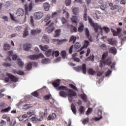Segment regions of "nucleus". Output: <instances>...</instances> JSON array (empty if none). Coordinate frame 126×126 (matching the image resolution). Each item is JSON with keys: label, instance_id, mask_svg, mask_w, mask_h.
Listing matches in <instances>:
<instances>
[{"label": "nucleus", "instance_id": "nucleus-1", "mask_svg": "<svg viewBox=\"0 0 126 126\" xmlns=\"http://www.w3.org/2000/svg\"><path fill=\"white\" fill-rule=\"evenodd\" d=\"M58 89L59 90V91H61V90L63 91H68V99L70 103L72 102V97H75V96H76V93L75 92L73 91L72 90L69 89L64 86H59L58 88Z\"/></svg>", "mask_w": 126, "mask_h": 126}, {"label": "nucleus", "instance_id": "nucleus-2", "mask_svg": "<svg viewBox=\"0 0 126 126\" xmlns=\"http://www.w3.org/2000/svg\"><path fill=\"white\" fill-rule=\"evenodd\" d=\"M88 21L90 24V26L93 27L96 33H100L102 32V31H103V29H102V28L99 26V25H98L97 24L94 23V22H93V21H92V18L89 17Z\"/></svg>", "mask_w": 126, "mask_h": 126}, {"label": "nucleus", "instance_id": "nucleus-3", "mask_svg": "<svg viewBox=\"0 0 126 126\" xmlns=\"http://www.w3.org/2000/svg\"><path fill=\"white\" fill-rule=\"evenodd\" d=\"M54 25L55 23L54 22H52L48 25V27L46 28V31H47L48 33H52V32L55 31V26H54Z\"/></svg>", "mask_w": 126, "mask_h": 126}, {"label": "nucleus", "instance_id": "nucleus-4", "mask_svg": "<svg viewBox=\"0 0 126 126\" xmlns=\"http://www.w3.org/2000/svg\"><path fill=\"white\" fill-rule=\"evenodd\" d=\"M76 70L79 71V70H82L84 74H86V64L85 63L82 64V66H79L76 68Z\"/></svg>", "mask_w": 126, "mask_h": 126}, {"label": "nucleus", "instance_id": "nucleus-5", "mask_svg": "<svg viewBox=\"0 0 126 126\" xmlns=\"http://www.w3.org/2000/svg\"><path fill=\"white\" fill-rule=\"evenodd\" d=\"M33 7L32 6V3H30L29 6H27V4L25 5V15H28V11H31L32 10Z\"/></svg>", "mask_w": 126, "mask_h": 126}, {"label": "nucleus", "instance_id": "nucleus-6", "mask_svg": "<svg viewBox=\"0 0 126 126\" xmlns=\"http://www.w3.org/2000/svg\"><path fill=\"white\" fill-rule=\"evenodd\" d=\"M43 16L44 13H43V12H37L34 14V19L36 20H39L41 19V18H42Z\"/></svg>", "mask_w": 126, "mask_h": 126}, {"label": "nucleus", "instance_id": "nucleus-7", "mask_svg": "<svg viewBox=\"0 0 126 126\" xmlns=\"http://www.w3.org/2000/svg\"><path fill=\"white\" fill-rule=\"evenodd\" d=\"M51 17H52V16H51V15H50V14L46 15L44 19V22H47L45 25L46 26H48V25H49V24H50L51 22H52V21L50 20V19H51Z\"/></svg>", "mask_w": 126, "mask_h": 126}, {"label": "nucleus", "instance_id": "nucleus-8", "mask_svg": "<svg viewBox=\"0 0 126 126\" xmlns=\"http://www.w3.org/2000/svg\"><path fill=\"white\" fill-rule=\"evenodd\" d=\"M6 75L10 78L12 82H17V81H18V78L13 75L10 73H7Z\"/></svg>", "mask_w": 126, "mask_h": 126}, {"label": "nucleus", "instance_id": "nucleus-9", "mask_svg": "<svg viewBox=\"0 0 126 126\" xmlns=\"http://www.w3.org/2000/svg\"><path fill=\"white\" fill-rule=\"evenodd\" d=\"M86 36L87 38L89 40L90 42H93V40L92 39V37H90V32H89V30L86 28L85 31Z\"/></svg>", "mask_w": 126, "mask_h": 126}, {"label": "nucleus", "instance_id": "nucleus-10", "mask_svg": "<svg viewBox=\"0 0 126 126\" xmlns=\"http://www.w3.org/2000/svg\"><path fill=\"white\" fill-rule=\"evenodd\" d=\"M47 109H45V112H40L39 114V121H43V118L47 116Z\"/></svg>", "mask_w": 126, "mask_h": 126}, {"label": "nucleus", "instance_id": "nucleus-11", "mask_svg": "<svg viewBox=\"0 0 126 126\" xmlns=\"http://www.w3.org/2000/svg\"><path fill=\"white\" fill-rule=\"evenodd\" d=\"M102 62L104 64H105L106 65L110 66L112 64V60H111V59L110 58L106 59L105 60H103Z\"/></svg>", "mask_w": 126, "mask_h": 126}, {"label": "nucleus", "instance_id": "nucleus-12", "mask_svg": "<svg viewBox=\"0 0 126 126\" xmlns=\"http://www.w3.org/2000/svg\"><path fill=\"white\" fill-rule=\"evenodd\" d=\"M42 32L41 30L40 29H36V30H32L31 31V33L32 35H36V34H39L41 33Z\"/></svg>", "mask_w": 126, "mask_h": 126}, {"label": "nucleus", "instance_id": "nucleus-13", "mask_svg": "<svg viewBox=\"0 0 126 126\" xmlns=\"http://www.w3.org/2000/svg\"><path fill=\"white\" fill-rule=\"evenodd\" d=\"M17 14L18 16H23L24 15V10L22 8H19L17 10Z\"/></svg>", "mask_w": 126, "mask_h": 126}, {"label": "nucleus", "instance_id": "nucleus-14", "mask_svg": "<svg viewBox=\"0 0 126 126\" xmlns=\"http://www.w3.org/2000/svg\"><path fill=\"white\" fill-rule=\"evenodd\" d=\"M31 48V44L30 43H26L24 44L23 49L25 51H29Z\"/></svg>", "mask_w": 126, "mask_h": 126}, {"label": "nucleus", "instance_id": "nucleus-15", "mask_svg": "<svg viewBox=\"0 0 126 126\" xmlns=\"http://www.w3.org/2000/svg\"><path fill=\"white\" fill-rule=\"evenodd\" d=\"M61 21L63 24V25H65V27H66V28H68L69 27V25H68V24L67 23V21H66V20L64 18H63L61 20Z\"/></svg>", "mask_w": 126, "mask_h": 126}, {"label": "nucleus", "instance_id": "nucleus-16", "mask_svg": "<svg viewBox=\"0 0 126 126\" xmlns=\"http://www.w3.org/2000/svg\"><path fill=\"white\" fill-rule=\"evenodd\" d=\"M59 95L61 97H63V98H65L67 96V95H68V94H67V93L64 91H62L59 93Z\"/></svg>", "mask_w": 126, "mask_h": 126}, {"label": "nucleus", "instance_id": "nucleus-17", "mask_svg": "<svg viewBox=\"0 0 126 126\" xmlns=\"http://www.w3.org/2000/svg\"><path fill=\"white\" fill-rule=\"evenodd\" d=\"M61 80H56V81H54L52 83V85L54 86V87H59Z\"/></svg>", "mask_w": 126, "mask_h": 126}, {"label": "nucleus", "instance_id": "nucleus-18", "mask_svg": "<svg viewBox=\"0 0 126 126\" xmlns=\"http://www.w3.org/2000/svg\"><path fill=\"white\" fill-rule=\"evenodd\" d=\"M57 118V114L56 113H52L51 115H49L47 117L48 121H51V120H54Z\"/></svg>", "mask_w": 126, "mask_h": 126}, {"label": "nucleus", "instance_id": "nucleus-19", "mask_svg": "<svg viewBox=\"0 0 126 126\" xmlns=\"http://www.w3.org/2000/svg\"><path fill=\"white\" fill-rule=\"evenodd\" d=\"M109 52L113 55H116L117 54V49L115 47H112L109 49Z\"/></svg>", "mask_w": 126, "mask_h": 126}, {"label": "nucleus", "instance_id": "nucleus-20", "mask_svg": "<svg viewBox=\"0 0 126 126\" xmlns=\"http://www.w3.org/2000/svg\"><path fill=\"white\" fill-rule=\"evenodd\" d=\"M108 41L109 44L111 45L112 46H115V45L117 44V41H116V40H114L113 39H109Z\"/></svg>", "mask_w": 126, "mask_h": 126}, {"label": "nucleus", "instance_id": "nucleus-21", "mask_svg": "<svg viewBox=\"0 0 126 126\" xmlns=\"http://www.w3.org/2000/svg\"><path fill=\"white\" fill-rule=\"evenodd\" d=\"M43 7L46 11H48L50 9V4L47 2H45L43 4Z\"/></svg>", "mask_w": 126, "mask_h": 126}, {"label": "nucleus", "instance_id": "nucleus-22", "mask_svg": "<svg viewBox=\"0 0 126 126\" xmlns=\"http://www.w3.org/2000/svg\"><path fill=\"white\" fill-rule=\"evenodd\" d=\"M70 31L72 33L74 32H77V29L75 27H73V25H71L69 26ZM69 27L68 28H69Z\"/></svg>", "mask_w": 126, "mask_h": 126}, {"label": "nucleus", "instance_id": "nucleus-23", "mask_svg": "<svg viewBox=\"0 0 126 126\" xmlns=\"http://www.w3.org/2000/svg\"><path fill=\"white\" fill-rule=\"evenodd\" d=\"M52 57H56V58H58L59 56H60V51H54L52 52L51 54Z\"/></svg>", "mask_w": 126, "mask_h": 126}, {"label": "nucleus", "instance_id": "nucleus-24", "mask_svg": "<svg viewBox=\"0 0 126 126\" xmlns=\"http://www.w3.org/2000/svg\"><path fill=\"white\" fill-rule=\"evenodd\" d=\"M71 109L72 110V112L74 115H76V107L75 105L73 103L71 104Z\"/></svg>", "mask_w": 126, "mask_h": 126}, {"label": "nucleus", "instance_id": "nucleus-25", "mask_svg": "<svg viewBox=\"0 0 126 126\" xmlns=\"http://www.w3.org/2000/svg\"><path fill=\"white\" fill-rule=\"evenodd\" d=\"M39 47L40 48V50L43 52H46V51L49 49V46H48V45H45L44 46H43L40 45L39 46Z\"/></svg>", "mask_w": 126, "mask_h": 126}, {"label": "nucleus", "instance_id": "nucleus-26", "mask_svg": "<svg viewBox=\"0 0 126 126\" xmlns=\"http://www.w3.org/2000/svg\"><path fill=\"white\" fill-rule=\"evenodd\" d=\"M14 73H17V74H19V75H24V72L21 70L16 71V69H14L13 70Z\"/></svg>", "mask_w": 126, "mask_h": 126}, {"label": "nucleus", "instance_id": "nucleus-27", "mask_svg": "<svg viewBox=\"0 0 126 126\" xmlns=\"http://www.w3.org/2000/svg\"><path fill=\"white\" fill-rule=\"evenodd\" d=\"M80 97L83 100L84 102H87V96L85 94H80Z\"/></svg>", "mask_w": 126, "mask_h": 126}, {"label": "nucleus", "instance_id": "nucleus-28", "mask_svg": "<svg viewBox=\"0 0 126 126\" xmlns=\"http://www.w3.org/2000/svg\"><path fill=\"white\" fill-rule=\"evenodd\" d=\"M42 41L44 42V43H47L49 44L50 43V41H49V39H48V36L47 35H44L42 37Z\"/></svg>", "mask_w": 126, "mask_h": 126}, {"label": "nucleus", "instance_id": "nucleus-29", "mask_svg": "<svg viewBox=\"0 0 126 126\" xmlns=\"http://www.w3.org/2000/svg\"><path fill=\"white\" fill-rule=\"evenodd\" d=\"M4 51H8L9 50H10V45H9V44H7V43H5L4 44Z\"/></svg>", "mask_w": 126, "mask_h": 126}, {"label": "nucleus", "instance_id": "nucleus-30", "mask_svg": "<svg viewBox=\"0 0 126 126\" xmlns=\"http://www.w3.org/2000/svg\"><path fill=\"white\" fill-rule=\"evenodd\" d=\"M11 110V107L10 106L8 107V108L3 109L1 110V113H8L9 111Z\"/></svg>", "mask_w": 126, "mask_h": 126}, {"label": "nucleus", "instance_id": "nucleus-31", "mask_svg": "<svg viewBox=\"0 0 126 126\" xmlns=\"http://www.w3.org/2000/svg\"><path fill=\"white\" fill-rule=\"evenodd\" d=\"M18 65H19L20 67H23L24 65V63H23L21 60L18 59Z\"/></svg>", "mask_w": 126, "mask_h": 126}, {"label": "nucleus", "instance_id": "nucleus-32", "mask_svg": "<svg viewBox=\"0 0 126 126\" xmlns=\"http://www.w3.org/2000/svg\"><path fill=\"white\" fill-rule=\"evenodd\" d=\"M28 58L30 59V60H38V56H37V55H30L28 56Z\"/></svg>", "mask_w": 126, "mask_h": 126}, {"label": "nucleus", "instance_id": "nucleus-33", "mask_svg": "<svg viewBox=\"0 0 126 126\" xmlns=\"http://www.w3.org/2000/svg\"><path fill=\"white\" fill-rule=\"evenodd\" d=\"M61 35V30H57L55 31L54 37H59Z\"/></svg>", "mask_w": 126, "mask_h": 126}, {"label": "nucleus", "instance_id": "nucleus-34", "mask_svg": "<svg viewBox=\"0 0 126 126\" xmlns=\"http://www.w3.org/2000/svg\"><path fill=\"white\" fill-rule=\"evenodd\" d=\"M52 53V49H49L47 50L46 52H45V55L47 58H49V57H51L52 54H51Z\"/></svg>", "mask_w": 126, "mask_h": 126}, {"label": "nucleus", "instance_id": "nucleus-35", "mask_svg": "<svg viewBox=\"0 0 126 126\" xmlns=\"http://www.w3.org/2000/svg\"><path fill=\"white\" fill-rule=\"evenodd\" d=\"M31 95H32L34 97H36V98H39V97L40 96L39 94H38V92H37V91H34V92L32 93Z\"/></svg>", "mask_w": 126, "mask_h": 126}, {"label": "nucleus", "instance_id": "nucleus-36", "mask_svg": "<svg viewBox=\"0 0 126 126\" xmlns=\"http://www.w3.org/2000/svg\"><path fill=\"white\" fill-rule=\"evenodd\" d=\"M77 17H76V16H73L71 18L72 22H73L76 24H77Z\"/></svg>", "mask_w": 126, "mask_h": 126}, {"label": "nucleus", "instance_id": "nucleus-37", "mask_svg": "<svg viewBox=\"0 0 126 126\" xmlns=\"http://www.w3.org/2000/svg\"><path fill=\"white\" fill-rule=\"evenodd\" d=\"M31 120L32 122H34V123H37V122H41L40 121V119H38V118L36 117H33L31 118Z\"/></svg>", "mask_w": 126, "mask_h": 126}, {"label": "nucleus", "instance_id": "nucleus-38", "mask_svg": "<svg viewBox=\"0 0 126 126\" xmlns=\"http://www.w3.org/2000/svg\"><path fill=\"white\" fill-rule=\"evenodd\" d=\"M87 61H90L94 62V55H92V56H90L89 57L87 58L86 60Z\"/></svg>", "mask_w": 126, "mask_h": 126}, {"label": "nucleus", "instance_id": "nucleus-39", "mask_svg": "<svg viewBox=\"0 0 126 126\" xmlns=\"http://www.w3.org/2000/svg\"><path fill=\"white\" fill-rule=\"evenodd\" d=\"M26 68L28 70H30L32 68V63H28Z\"/></svg>", "mask_w": 126, "mask_h": 126}, {"label": "nucleus", "instance_id": "nucleus-40", "mask_svg": "<svg viewBox=\"0 0 126 126\" xmlns=\"http://www.w3.org/2000/svg\"><path fill=\"white\" fill-rule=\"evenodd\" d=\"M49 61H50V60H49V59H48V58H45L44 59H43L41 61L42 63H44V64H48V63H49Z\"/></svg>", "mask_w": 126, "mask_h": 126}, {"label": "nucleus", "instance_id": "nucleus-41", "mask_svg": "<svg viewBox=\"0 0 126 126\" xmlns=\"http://www.w3.org/2000/svg\"><path fill=\"white\" fill-rule=\"evenodd\" d=\"M51 97H52V94H48L44 95L43 98L45 99V100H50V99H51Z\"/></svg>", "mask_w": 126, "mask_h": 126}, {"label": "nucleus", "instance_id": "nucleus-42", "mask_svg": "<svg viewBox=\"0 0 126 126\" xmlns=\"http://www.w3.org/2000/svg\"><path fill=\"white\" fill-rule=\"evenodd\" d=\"M28 35H29L28 29H25V31L24 32V34H23V37L24 38H26V37H27V36H28Z\"/></svg>", "mask_w": 126, "mask_h": 126}, {"label": "nucleus", "instance_id": "nucleus-43", "mask_svg": "<svg viewBox=\"0 0 126 126\" xmlns=\"http://www.w3.org/2000/svg\"><path fill=\"white\" fill-rule=\"evenodd\" d=\"M80 113L81 115H83L84 114L85 109H84V106H80L79 108Z\"/></svg>", "mask_w": 126, "mask_h": 126}, {"label": "nucleus", "instance_id": "nucleus-44", "mask_svg": "<svg viewBox=\"0 0 126 126\" xmlns=\"http://www.w3.org/2000/svg\"><path fill=\"white\" fill-rule=\"evenodd\" d=\"M89 74H91V75H94L95 74V71H94L92 68H90L88 70Z\"/></svg>", "mask_w": 126, "mask_h": 126}, {"label": "nucleus", "instance_id": "nucleus-45", "mask_svg": "<svg viewBox=\"0 0 126 126\" xmlns=\"http://www.w3.org/2000/svg\"><path fill=\"white\" fill-rule=\"evenodd\" d=\"M61 55L63 58V59H65L66 57V52L65 51H63L61 53Z\"/></svg>", "mask_w": 126, "mask_h": 126}, {"label": "nucleus", "instance_id": "nucleus-46", "mask_svg": "<svg viewBox=\"0 0 126 126\" xmlns=\"http://www.w3.org/2000/svg\"><path fill=\"white\" fill-rule=\"evenodd\" d=\"M84 28V25H81L78 29V32H82L83 31V29Z\"/></svg>", "mask_w": 126, "mask_h": 126}, {"label": "nucleus", "instance_id": "nucleus-47", "mask_svg": "<svg viewBox=\"0 0 126 126\" xmlns=\"http://www.w3.org/2000/svg\"><path fill=\"white\" fill-rule=\"evenodd\" d=\"M72 41H73V43H74V42L76 41V37L74 36H71L70 37L69 42H72Z\"/></svg>", "mask_w": 126, "mask_h": 126}, {"label": "nucleus", "instance_id": "nucleus-48", "mask_svg": "<svg viewBox=\"0 0 126 126\" xmlns=\"http://www.w3.org/2000/svg\"><path fill=\"white\" fill-rule=\"evenodd\" d=\"M108 57V52H104L102 56V60L104 61Z\"/></svg>", "mask_w": 126, "mask_h": 126}, {"label": "nucleus", "instance_id": "nucleus-49", "mask_svg": "<svg viewBox=\"0 0 126 126\" xmlns=\"http://www.w3.org/2000/svg\"><path fill=\"white\" fill-rule=\"evenodd\" d=\"M78 12V9L76 7H75L73 9V13L75 15H77V13Z\"/></svg>", "mask_w": 126, "mask_h": 126}, {"label": "nucleus", "instance_id": "nucleus-50", "mask_svg": "<svg viewBox=\"0 0 126 126\" xmlns=\"http://www.w3.org/2000/svg\"><path fill=\"white\" fill-rule=\"evenodd\" d=\"M89 45V41H88V40H85L84 42V44L83 45V48H87V47H88Z\"/></svg>", "mask_w": 126, "mask_h": 126}, {"label": "nucleus", "instance_id": "nucleus-51", "mask_svg": "<svg viewBox=\"0 0 126 126\" xmlns=\"http://www.w3.org/2000/svg\"><path fill=\"white\" fill-rule=\"evenodd\" d=\"M102 29H103L106 33H109L110 32V29L107 27H104Z\"/></svg>", "mask_w": 126, "mask_h": 126}, {"label": "nucleus", "instance_id": "nucleus-52", "mask_svg": "<svg viewBox=\"0 0 126 126\" xmlns=\"http://www.w3.org/2000/svg\"><path fill=\"white\" fill-rule=\"evenodd\" d=\"M65 3L67 6L70 5L71 3V0H66L65 1Z\"/></svg>", "mask_w": 126, "mask_h": 126}, {"label": "nucleus", "instance_id": "nucleus-53", "mask_svg": "<svg viewBox=\"0 0 126 126\" xmlns=\"http://www.w3.org/2000/svg\"><path fill=\"white\" fill-rule=\"evenodd\" d=\"M23 109H24V110H28V109H30V105L25 104L24 105Z\"/></svg>", "mask_w": 126, "mask_h": 126}, {"label": "nucleus", "instance_id": "nucleus-54", "mask_svg": "<svg viewBox=\"0 0 126 126\" xmlns=\"http://www.w3.org/2000/svg\"><path fill=\"white\" fill-rule=\"evenodd\" d=\"M110 8L112 10H115V9H117V8H119V5H114L113 6L111 7Z\"/></svg>", "mask_w": 126, "mask_h": 126}, {"label": "nucleus", "instance_id": "nucleus-55", "mask_svg": "<svg viewBox=\"0 0 126 126\" xmlns=\"http://www.w3.org/2000/svg\"><path fill=\"white\" fill-rule=\"evenodd\" d=\"M115 1H118V2H120L121 4H125L126 3V0H116Z\"/></svg>", "mask_w": 126, "mask_h": 126}, {"label": "nucleus", "instance_id": "nucleus-56", "mask_svg": "<svg viewBox=\"0 0 126 126\" xmlns=\"http://www.w3.org/2000/svg\"><path fill=\"white\" fill-rule=\"evenodd\" d=\"M37 59H44V55L42 53H39L38 55H37Z\"/></svg>", "mask_w": 126, "mask_h": 126}, {"label": "nucleus", "instance_id": "nucleus-57", "mask_svg": "<svg viewBox=\"0 0 126 126\" xmlns=\"http://www.w3.org/2000/svg\"><path fill=\"white\" fill-rule=\"evenodd\" d=\"M111 73H112V71L110 69H108V71L106 72L105 76H109L110 75Z\"/></svg>", "mask_w": 126, "mask_h": 126}, {"label": "nucleus", "instance_id": "nucleus-58", "mask_svg": "<svg viewBox=\"0 0 126 126\" xmlns=\"http://www.w3.org/2000/svg\"><path fill=\"white\" fill-rule=\"evenodd\" d=\"M31 23L32 26V27H34V20L33 19V16H31Z\"/></svg>", "mask_w": 126, "mask_h": 126}, {"label": "nucleus", "instance_id": "nucleus-59", "mask_svg": "<svg viewBox=\"0 0 126 126\" xmlns=\"http://www.w3.org/2000/svg\"><path fill=\"white\" fill-rule=\"evenodd\" d=\"M92 113V108H88V110L86 112V115H88L89 114H91Z\"/></svg>", "mask_w": 126, "mask_h": 126}, {"label": "nucleus", "instance_id": "nucleus-60", "mask_svg": "<svg viewBox=\"0 0 126 126\" xmlns=\"http://www.w3.org/2000/svg\"><path fill=\"white\" fill-rule=\"evenodd\" d=\"M83 20L85 21H87V13H86V12L84 14Z\"/></svg>", "mask_w": 126, "mask_h": 126}, {"label": "nucleus", "instance_id": "nucleus-61", "mask_svg": "<svg viewBox=\"0 0 126 126\" xmlns=\"http://www.w3.org/2000/svg\"><path fill=\"white\" fill-rule=\"evenodd\" d=\"M80 47V43L77 42L75 43V44L74 45V47L76 49H79V47Z\"/></svg>", "mask_w": 126, "mask_h": 126}, {"label": "nucleus", "instance_id": "nucleus-62", "mask_svg": "<svg viewBox=\"0 0 126 126\" xmlns=\"http://www.w3.org/2000/svg\"><path fill=\"white\" fill-rule=\"evenodd\" d=\"M6 125V122L4 120H1L0 122V126H4Z\"/></svg>", "mask_w": 126, "mask_h": 126}, {"label": "nucleus", "instance_id": "nucleus-63", "mask_svg": "<svg viewBox=\"0 0 126 126\" xmlns=\"http://www.w3.org/2000/svg\"><path fill=\"white\" fill-rule=\"evenodd\" d=\"M2 65L3 66H11V64L9 63H3Z\"/></svg>", "mask_w": 126, "mask_h": 126}, {"label": "nucleus", "instance_id": "nucleus-64", "mask_svg": "<svg viewBox=\"0 0 126 126\" xmlns=\"http://www.w3.org/2000/svg\"><path fill=\"white\" fill-rule=\"evenodd\" d=\"M106 7H107V6L105 4L100 5V8L102 9V10H105V9H106Z\"/></svg>", "mask_w": 126, "mask_h": 126}]
</instances>
